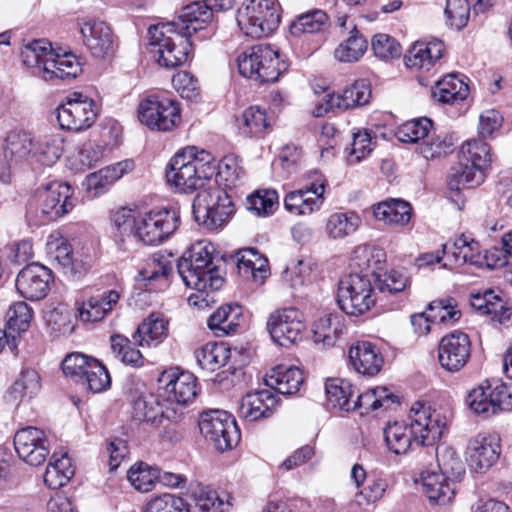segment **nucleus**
Returning <instances> with one entry per match:
<instances>
[{"label":"nucleus","mask_w":512,"mask_h":512,"mask_svg":"<svg viewBox=\"0 0 512 512\" xmlns=\"http://www.w3.org/2000/svg\"><path fill=\"white\" fill-rule=\"evenodd\" d=\"M442 253L456 264L469 263L476 266L484 264L479 242L468 239L465 235L458 237L452 244H444Z\"/></svg>","instance_id":"obj_33"},{"label":"nucleus","mask_w":512,"mask_h":512,"mask_svg":"<svg viewBox=\"0 0 512 512\" xmlns=\"http://www.w3.org/2000/svg\"><path fill=\"white\" fill-rule=\"evenodd\" d=\"M86 376L80 383L93 393H101L111 386V377L107 368L97 359L88 366Z\"/></svg>","instance_id":"obj_59"},{"label":"nucleus","mask_w":512,"mask_h":512,"mask_svg":"<svg viewBox=\"0 0 512 512\" xmlns=\"http://www.w3.org/2000/svg\"><path fill=\"white\" fill-rule=\"evenodd\" d=\"M73 475L74 468L70 458L64 455L54 462H49L44 474V482L50 489H58L66 485Z\"/></svg>","instance_id":"obj_54"},{"label":"nucleus","mask_w":512,"mask_h":512,"mask_svg":"<svg viewBox=\"0 0 512 512\" xmlns=\"http://www.w3.org/2000/svg\"><path fill=\"white\" fill-rule=\"evenodd\" d=\"M149 49L159 65L174 69L185 64L191 52L190 39L175 30L174 24L159 23L148 29Z\"/></svg>","instance_id":"obj_5"},{"label":"nucleus","mask_w":512,"mask_h":512,"mask_svg":"<svg viewBox=\"0 0 512 512\" xmlns=\"http://www.w3.org/2000/svg\"><path fill=\"white\" fill-rule=\"evenodd\" d=\"M349 359L354 369L363 375L374 376L382 369L384 360L375 345L359 341L349 350Z\"/></svg>","instance_id":"obj_28"},{"label":"nucleus","mask_w":512,"mask_h":512,"mask_svg":"<svg viewBox=\"0 0 512 512\" xmlns=\"http://www.w3.org/2000/svg\"><path fill=\"white\" fill-rule=\"evenodd\" d=\"M138 118L151 129L169 131L180 121V108L171 99L150 96L140 102Z\"/></svg>","instance_id":"obj_15"},{"label":"nucleus","mask_w":512,"mask_h":512,"mask_svg":"<svg viewBox=\"0 0 512 512\" xmlns=\"http://www.w3.org/2000/svg\"><path fill=\"white\" fill-rule=\"evenodd\" d=\"M442 55L441 43L415 42L408 52L404 55V61L407 67L417 69H427L438 60Z\"/></svg>","instance_id":"obj_39"},{"label":"nucleus","mask_w":512,"mask_h":512,"mask_svg":"<svg viewBox=\"0 0 512 512\" xmlns=\"http://www.w3.org/2000/svg\"><path fill=\"white\" fill-rule=\"evenodd\" d=\"M327 15L322 10H313L298 16L289 27L293 36L299 37L306 33H316L323 29Z\"/></svg>","instance_id":"obj_56"},{"label":"nucleus","mask_w":512,"mask_h":512,"mask_svg":"<svg viewBox=\"0 0 512 512\" xmlns=\"http://www.w3.org/2000/svg\"><path fill=\"white\" fill-rule=\"evenodd\" d=\"M337 304L349 316H361L376 302L370 278L367 275L350 273L340 280L337 290Z\"/></svg>","instance_id":"obj_9"},{"label":"nucleus","mask_w":512,"mask_h":512,"mask_svg":"<svg viewBox=\"0 0 512 512\" xmlns=\"http://www.w3.org/2000/svg\"><path fill=\"white\" fill-rule=\"evenodd\" d=\"M325 180L317 179L304 189L289 192L284 199L287 211L296 215H307L319 210L323 203Z\"/></svg>","instance_id":"obj_23"},{"label":"nucleus","mask_w":512,"mask_h":512,"mask_svg":"<svg viewBox=\"0 0 512 512\" xmlns=\"http://www.w3.org/2000/svg\"><path fill=\"white\" fill-rule=\"evenodd\" d=\"M230 350L224 343H208L195 352L198 365L202 369L215 371L229 359Z\"/></svg>","instance_id":"obj_50"},{"label":"nucleus","mask_w":512,"mask_h":512,"mask_svg":"<svg viewBox=\"0 0 512 512\" xmlns=\"http://www.w3.org/2000/svg\"><path fill=\"white\" fill-rule=\"evenodd\" d=\"M195 500V509L198 512H225L229 502L219 498L216 491L209 487L198 486L192 493Z\"/></svg>","instance_id":"obj_60"},{"label":"nucleus","mask_w":512,"mask_h":512,"mask_svg":"<svg viewBox=\"0 0 512 512\" xmlns=\"http://www.w3.org/2000/svg\"><path fill=\"white\" fill-rule=\"evenodd\" d=\"M97 113V105L93 99L74 92L57 108V120L61 128L79 132L93 125Z\"/></svg>","instance_id":"obj_13"},{"label":"nucleus","mask_w":512,"mask_h":512,"mask_svg":"<svg viewBox=\"0 0 512 512\" xmlns=\"http://www.w3.org/2000/svg\"><path fill=\"white\" fill-rule=\"evenodd\" d=\"M326 398L333 408L351 411L355 410L352 405L354 390L350 383L341 379H328L325 383Z\"/></svg>","instance_id":"obj_46"},{"label":"nucleus","mask_w":512,"mask_h":512,"mask_svg":"<svg viewBox=\"0 0 512 512\" xmlns=\"http://www.w3.org/2000/svg\"><path fill=\"white\" fill-rule=\"evenodd\" d=\"M53 282L52 271L47 267L32 263L24 267L17 275V292L25 299L39 301L45 298Z\"/></svg>","instance_id":"obj_18"},{"label":"nucleus","mask_w":512,"mask_h":512,"mask_svg":"<svg viewBox=\"0 0 512 512\" xmlns=\"http://www.w3.org/2000/svg\"><path fill=\"white\" fill-rule=\"evenodd\" d=\"M73 311L66 304H58L45 315L47 326L57 334H71L74 330Z\"/></svg>","instance_id":"obj_58"},{"label":"nucleus","mask_w":512,"mask_h":512,"mask_svg":"<svg viewBox=\"0 0 512 512\" xmlns=\"http://www.w3.org/2000/svg\"><path fill=\"white\" fill-rule=\"evenodd\" d=\"M111 222L115 229L114 237L118 242L120 249L126 250V247L124 246L126 238H136L138 219H136L131 209L119 208L112 213Z\"/></svg>","instance_id":"obj_47"},{"label":"nucleus","mask_w":512,"mask_h":512,"mask_svg":"<svg viewBox=\"0 0 512 512\" xmlns=\"http://www.w3.org/2000/svg\"><path fill=\"white\" fill-rule=\"evenodd\" d=\"M484 174L473 171L469 166L458 161L451 167L447 176V197L453 202L458 209H462L465 203L461 191L470 189L480 185L484 181Z\"/></svg>","instance_id":"obj_24"},{"label":"nucleus","mask_w":512,"mask_h":512,"mask_svg":"<svg viewBox=\"0 0 512 512\" xmlns=\"http://www.w3.org/2000/svg\"><path fill=\"white\" fill-rule=\"evenodd\" d=\"M72 193L68 183L58 181L37 188L26 205L27 218L37 225L57 220L72 210Z\"/></svg>","instance_id":"obj_4"},{"label":"nucleus","mask_w":512,"mask_h":512,"mask_svg":"<svg viewBox=\"0 0 512 512\" xmlns=\"http://www.w3.org/2000/svg\"><path fill=\"white\" fill-rule=\"evenodd\" d=\"M241 315L238 304L221 306L208 318V327L218 336L228 335L236 331Z\"/></svg>","instance_id":"obj_40"},{"label":"nucleus","mask_w":512,"mask_h":512,"mask_svg":"<svg viewBox=\"0 0 512 512\" xmlns=\"http://www.w3.org/2000/svg\"><path fill=\"white\" fill-rule=\"evenodd\" d=\"M467 462L475 472H485L500 456V445L489 435L478 434L469 440L466 448Z\"/></svg>","instance_id":"obj_22"},{"label":"nucleus","mask_w":512,"mask_h":512,"mask_svg":"<svg viewBox=\"0 0 512 512\" xmlns=\"http://www.w3.org/2000/svg\"><path fill=\"white\" fill-rule=\"evenodd\" d=\"M63 150L64 138L59 134H48L35 138L32 164L39 163L50 167L59 160Z\"/></svg>","instance_id":"obj_36"},{"label":"nucleus","mask_w":512,"mask_h":512,"mask_svg":"<svg viewBox=\"0 0 512 512\" xmlns=\"http://www.w3.org/2000/svg\"><path fill=\"white\" fill-rule=\"evenodd\" d=\"M470 305L479 314L489 315L493 320L496 312L504 307V299L489 289L483 293L471 294Z\"/></svg>","instance_id":"obj_62"},{"label":"nucleus","mask_w":512,"mask_h":512,"mask_svg":"<svg viewBox=\"0 0 512 512\" xmlns=\"http://www.w3.org/2000/svg\"><path fill=\"white\" fill-rule=\"evenodd\" d=\"M195 147H189L178 152L169 162L166 169L168 183L174 185L182 193H192L203 190L207 181L214 175H222L223 167L229 171L231 165L224 162L219 166L214 157L204 150L195 154Z\"/></svg>","instance_id":"obj_2"},{"label":"nucleus","mask_w":512,"mask_h":512,"mask_svg":"<svg viewBox=\"0 0 512 512\" xmlns=\"http://www.w3.org/2000/svg\"><path fill=\"white\" fill-rule=\"evenodd\" d=\"M198 426L201 434L221 452L231 449L240 439V431L235 419L223 410L202 412Z\"/></svg>","instance_id":"obj_10"},{"label":"nucleus","mask_w":512,"mask_h":512,"mask_svg":"<svg viewBox=\"0 0 512 512\" xmlns=\"http://www.w3.org/2000/svg\"><path fill=\"white\" fill-rule=\"evenodd\" d=\"M162 380L166 381L165 391L171 401L185 405L194 400L197 395V379L190 372L164 373Z\"/></svg>","instance_id":"obj_27"},{"label":"nucleus","mask_w":512,"mask_h":512,"mask_svg":"<svg viewBox=\"0 0 512 512\" xmlns=\"http://www.w3.org/2000/svg\"><path fill=\"white\" fill-rule=\"evenodd\" d=\"M237 22L246 36L267 37L280 24V6L275 0H245L237 10Z\"/></svg>","instance_id":"obj_8"},{"label":"nucleus","mask_w":512,"mask_h":512,"mask_svg":"<svg viewBox=\"0 0 512 512\" xmlns=\"http://www.w3.org/2000/svg\"><path fill=\"white\" fill-rule=\"evenodd\" d=\"M237 269L241 277L262 284L267 277L266 258L254 248L240 250L236 254Z\"/></svg>","instance_id":"obj_35"},{"label":"nucleus","mask_w":512,"mask_h":512,"mask_svg":"<svg viewBox=\"0 0 512 512\" xmlns=\"http://www.w3.org/2000/svg\"><path fill=\"white\" fill-rule=\"evenodd\" d=\"M458 158L473 171L484 174L491 162L490 147L481 140L467 141L462 145Z\"/></svg>","instance_id":"obj_41"},{"label":"nucleus","mask_w":512,"mask_h":512,"mask_svg":"<svg viewBox=\"0 0 512 512\" xmlns=\"http://www.w3.org/2000/svg\"><path fill=\"white\" fill-rule=\"evenodd\" d=\"M265 383L279 394L293 395L304 383V376L297 367L277 366L267 374Z\"/></svg>","instance_id":"obj_32"},{"label":"nucleus","mask_w":512,"mask_h":512,"mask_svg":"<svg viewBox=\"0 0 512 512\" xmlns=\"http://www.w3.org/2000/svg\"><path fill=\"white\" fill-rule=\"evenodd\" d=\"M269 126L266 111L259 106H251L242 113L239 129L245 136L257 137L261 136Z\"/></svg>","instance_id":"obj_53"},{"label":"nucleus","mask_w":512,"mask_h":512,"mask_svg":"<svg viewBox=\"0 0 512 512\" xmlns=\"http://www.w3.org/2000/svg\"><path fill=\"white\" fill-rule=\"evenodd\" d=\"M355 265L360 269L359 274L379 277V272L383 270L386 253L383 249L373 246H360L354 251Z\"/></svg>","instance_id":"obj_42"},{"label":"nucleus","mask_w":512,"mask_h":512,"mask_svg":"<svg viewBox=\"0 0 512 512\" xmlns=\"http://www.w3.org/2000/svg\"><path fill=\"white\" fill-rule=\"evenodd\" d=\"M326 108L329 111L334 108L352 109L364 106L371 98V88L366 80H358L350 87L344 89L341 94H327Z\"/></svg>","instance_id":"obj_29"},{"label":"nucleus","mask_w":512,"mask_h":512,"mask_svg":"<svg viewBox=\"0 0 512 512\" xmlns=\"http://www.w3.org/2000/svg\"><path fill=\"white\" fill-rule=\"evenodd\" d=\"M168 24H174L175 30L187 38L198 35L200 40L211 38L217 28L214 15L204 1H195L184 6L179 12L178 19Z\"/></svg>","instance_id":"obj_14"},{"label":"nucleus","mask_w":512,"mask_h":512,"mask_svg":"<svg viewBox=\"0 0 512 512\" xmlns=\"http://www.w3.org/2000/svg\"><path fill=\"white\" fill-rule=\"evenodd\" d=\"M278 401L272 391L263 389L247 393L241 401L239 415L248 421H258L273 415Z\"/></svg>","instance_id":"obj_25"},{"label":"nucleus","mask_w":512,"mask_h":512,"mask_svg":"<svg viewBox=\"0 0 512 512\" xmlns=\"http://www.w3.org/2000/svg\"><path fill=\"white\" fill-rule=\"evenodd\" d=\"M396 402L397 396L388 393L386 387H377L362 394H357L356 399L352 401V405H355V409L364 407L367 411H375L379 408L389 409Z\"/></svg>","instance_id":"obj_51"},{"label":"nucleus","mask_w":512,"mask_h":512,"mask_svg":"<svg viewBox=\"0 0 512 512\" xmlns=\"http://www.w3.org/2000/svg\"><path fill=\"white\" fill-rule=\"evenodd\" d=\"M234 212L235 206L231 196L218 185L199 191L192 205L195 221L211 231L226 225Z\"/></svg>","instance_id":"obj_7"},{"label":"nucleus","mask_w":512,"mask_h":512,"mask_svg":"<svg viewBox=\"0 0 512 512\" xmlns=\"http://www.w3.org/2000/svg\"><path fill=\"white\" fill-rule=\"evenodd\" d=\"M144 512H189V509L183 498L166 493L153 498Z\"/></svg>","instance_id":"obj_64"},{"label":"nucleus","mask_w":512,"mask_h":512,"mask_svg":"<svg viewBox=\"0 0 512 512\" xmlns=\"http://www.w3.org/2000/svg\"><path fill=\"white\" fill-rule=\"evenodd\" d=\"M191 259H187L184 255L177 262V271L182 278L183 282L187 287L197 290L200 295H191L189 302L194 305H198L197 300L202 297V301H205L204 294L208 296V289L216 291L220 289L223 284V278L218 274H214V271H204L200 268H196V265L191 262Z\"/></svg>","instance_id":"obj_20"},{"label":"nucleus","mask_w":512,"mask_h":512,"mask_svg":"<svg viewBox=\"0 0 512 512\" xmlns=\"http://www.w3.org/2000/svg\"><path fill=\"white\" fill-rule=\"evenodd\" d=\"M34 142L35 138L27 131H10L5 138L3 147L6 161L15 165L25 161L32 164Z\"/></svg>","instance_id":"obj_30"},{"label":"nucleus","mask_w":512,"mask_h":512,"mask_svg":"<svg viewBox=\"0 0 512 512\" xmlns=\"http://www.w3.org/2000/svg\"><path fill=\"white\" fill-rule=\"evenodd\" d=\"M411 213V205L400 199H389L373 206L375 218L389 225L407 224Z\"/></svg>","instance_id":"obj_38"},{"label":"nucleus","mask_w":512,"mask_h":512,"mask_svg":"<svg viewBox=\"0 0 512 512\" xmlns=\"http://www.w3.org/2000/svg\"><path fill=\"white\" fill-rule=\"evenodd\" d=\"M42 68V78L45 81L73 80L81 72L82 66L78 58L72 53H64L62 55L56 53L53 49L49 53Z\"/></svg>","instance_id":"obj_26"},{"label":"nucleus","mask_w":512,"mask_h":512,"mask_svg":"<svg viewBox=\"0 0 512 512\" xmlns=\"http://www.w3.org/2000/svg\"><path fill=\"white\" fill-rule=\"evenodd\" d=\"M111 348L116 358L126 365L139 368L144 365L142 353L134 347L129 338L123 335L115 334L111 336Z\"/></svg>","instance_id":"obj_52"},{"label":"nucleus","mask_w":512,"mask_h":512,"mask_svg":"<svg viewBox=\"0 0 512 512\" xmlns=\"http://www.w3.org/2000/svg\"><path fill=\"white\" fill-rule=\"evenodd\" d=\"M409 424L394 422L384 428L388 449L396 455L406 454L413 444L432 445L445 428L442 415L431 406L416 402L410 409Z\"/></svg>","instance_id":"obj_1"},{"label":"nucleus","mask_w":512,"mask_h":512,"mask_svg":"<svg viewBox=\"0 0 512 512\" xmlns=\"http://www.w3.org/2000/svg\"><path fill=\"white\" fill-rule=\"evenodd\" d=\"M239 73L260 83H273L288 70L289 64L280 59L278 51L270 45H255L237 58Z\"/></svg>","instance_id":"obj_6"},{"label":"nucleus","mask_w":512,"mask_h":512,"mask_svg":"<svg viewBox=\"0 0 512 512\" xmlns=\"http://www.w3.org/2000/svg\"><path fill=\"white\" fill-rule=\"evenodd\" d=\"M367 48V39L357 30L355 25H352L349 36L335 49L334 56L341 62H356L362 58Z\"/></svg>","instance_id":"obj_45"},{"label":"nucleus","mask_w":512,"mask_h":512,"mask_svg":"<svg viewBox=\"0 0 512 512\" xmlns=\"http://www.w3.org/2000/svg\"><path fill=\"white\" fill-rule=\"evenodd\" d=\"M468 92V85L462 79L456 74H449L436 83L432 95L442 103L453 104L466 99Z\"/></svg>","instance_id":"obj_43"},{"label":"nucleus","mask_w":512,"mask_h":512,"mask_svg":"<svg viewBox=\"0 0 512 512\" xmlns=\"http://www.w3.org/2000/svg\"><path fill=\"white\" fill-rule=\"evenodd\" d=\"M433 322L455 324L461 318V311L457 309L456 301L453 298L437 299L427 306Z\"/></svg>","instance_id":"obj_61"},{"label":"nucleus","mask_w":512,"mask_h":512,"mask_svg":"<svg viewBox=\"0 0 512 512\" xmlns=\"http://www.w3.org/2000/svg\"><path fill=\"white\" fill-rule=\"evenodd\" d=\"M437 467L435 471L421 473L424 493L431 502L446 505L454 498L455 488L451 486L459 481L465 473L464 463L454 448L439 445L435 450Z\"/></svg>","instance_id":"obj_3"},{"label":"nucleus","mask_w":512,"mask_h":512,"mask_svg":"<svg viewBox=\"0 0 512 512\" xmlns=\"http://www.w3.org/2000/svg\"><path fill=\"white\" fill-rule=\"evenodd\" d=\"M159 477V468L140 462L134 464L128 471V480L140 492L151 491Z\"/></svg>","instance_id":"obj_55"},{"label":"nucleus","mask_w":512,"mask_h":512,"mask_svg":"<svg viewBox=\"0 0 512 512\" xmlns=\"http://www.w3.org/2000/svg\"><path fill=\"white\" fill-rule=\"evenodd\" d=\"M80 32L85 46L94 57L106 58L115 52V36L104 21L88 20L81 26Z\"/></svg>","instance_id":"obj_21"},{"label":"nucleus","mask_w":512,"mask_h":512,"mask_svg":"<svg viewBox=\"0 0 512 512\" xmlns=\"http://www.w3.org/2000/svg\"><path fill=\"white\" fill-rule=\"evenodd\" d=\"M51 51L52 46L48 40H33L23 47L21 51L22 62L27 67L34 68V74L42 78L41 70Z\"/></svg>","instance_id":"obj_48"},{"label":"nucleus","mask_w":512,"mask_h":512,"mask_svg":"<svg viewBox=\"0 0 512 512\" xmlns=\"http://www.w3.org/2000/svg\"><path fill=\"white\" fill-rule=\"evenodd\" d=\"M360 223L361 219L355 212H335L328 217L325 232L330 239H344L354 234Z\"/></svg>","instance_id":"obj_44"},{"label":"nucleus","mask_w":512,"mask_h":512,"mask_svg":"<svg viewBox=\"0 0 512 512\" xmlns=\"http://www.w3.org/2000/svg\"><path fill=\"white\" fill-rule=\"evenodd\" d=\"M14 447L18 456L31 466L43 464L49 455V441L43 430L26 426L17 430Z\"/></svg>","instance_id":"obj_16"},{"label":"nucleus","mask_w":512,"mask_h":512,"mask_svg":"<svg viewBox=\"0 0 512 512\" xmlns=\"http://www.w3.org/2000/svg\"><path fill=\"white\" fill-rule=\"evenodd\" d=\"M32 319V309L25 302H16L7 311L6 329L11 333L12 339L9 342V350L17 355L20 334L25 332Z\"/></svg>","instance_id":"obj_37"},{"label":"nucleus","mask_w":512,"mask_h":512,"mask_svg":"<svg viewBox=\"0 0 512 512\" xmlns=\"http://www.w3.org/2000/svg\"><path fill=\"white\" fill-rule=\"evenodd\" d=\"M168 334V321L159 314L152 313L137 327L132 335L139 346H157Z\"/></svg>","instance_id":"obj_34"},{"label":"nucleus","mask_w":512,"mask_h":512,"mask_svg":"<svg viewBox=\"0 0 512 512\" xmlns=\"http://www.w3.org/2000/svg\"><path fill=\"white\" fill-rule=\"evenodd\" d=\"M493 397L492 381H485L469 392L466 397V404L475 414L493 415L495 414Z\"/></svg>","instance_id":"obj_49"},{"label":"nucleus","mask_w":512,"mask_h":512,"mask_svg":"<svg viewBox=\"0 0 512 512\" xmlns=\"http://www.w3.org/2000/svg\"><path fill=\"white\" fill-rule=\"evenodd\" d=\"M341 330L339 316L329 314L316 322L313 331L314 342L331 347L335 344Z\"/></svg>","instance_id":"obj_57"},{"label":"nucleus","mask_w":512,"mask_h":512,"mask_svg":"<svg viewBox=\"0 0 512 512\" xmlns=\"http://www.w3.org/2000/svg\"><path fill=\"white\" fill-rule=\"evenodd\" d=\"M92 360H95V358L80 352L70 353L62 360V371L66 377L80 384L85 378Z\"/></svg>","instance_id":"obj_63"},{"label":"nucleus","mask_w":512,"mask_h":512,"mask_svg":"<svg viewBox=\"0 0 512 512\" xmlns=\"http://www.w3.org/2000/svg\"><path fill=\"white\" fill-rule=\"evenodd\" d=\"M470 356L471 342L466 333L456 330L441 338L438 345V361L446 371H460Z\"/></svg>","instance_id":"obj_17"},{"label":"nucleus","mask_w":512,"mask_h":512,"mask_svg":"<svg viewBox=\"0 0 512 512\" xmlns=\"http://www.w3.org/2000/svg\"><path fill=\"white\" fill-rule=\"evenodd\" d=\"M132 417L136 421L145 422L157 428L165 422L171 425V422L177 418V412L168 407L166 401H160L158 396L148 393L133 399Z\"/></svg>","instance_id":"obj_19"},{"label":"nucleus","mask_w":512,"mask_h":512,"mask_svg":"<svg viewBox=\"0 0 512 512\" xmlns=\"http://www.w3.org/2000/svg\"><path fill=\"white\" fill-rule=\"evenodd\" d=\"M180 225V212L176 208L150 211L138 219L136 238L147 245H158L168 239Z\"/></svg>","instance_id":"obj_11"},{"label":"nucleus","mask_w":512,"mask_h":512,"mask_svg":"<svg viewBox=\"0 0 512 512\" xmlns=\"http://www.w3.org/2000/svg\"><path fill=\"white\" fill-rule=\"evenodd\" d=\"M267 330L274 343L288 348L302 340L304 316L295 307L277 309L268 318Z\"/></svg>","instance_id":"obj_12"},{"label":"nucleus","mask_w":512,"mask_h":512,"mask_svg":"<svg viewBox=\"0 0 512 512\" xmlns=\"http://www.w3.org/2000/svg\"><path fill=\"white\" fill-rule=\"evenodd\" d=\"M133 168V160L126 159L90 173L86 177L87 190L94 191L95 195L104 193L123 175L132 171Z\"/></svg>","instance_id":"obj_31"}]
</instances>
